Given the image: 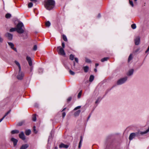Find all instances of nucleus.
<instances>
[{
  "label": "nucleus",
  "instance_id": "obj_23",
  "mask_svg": "<svg viewBox=\"0 0 149 149\" xmlns=\"http://www.w3.org/2000/svg\"><path fill=\"white\" fill-rule=\"evenodd\" d=\"M109 58L108 57H104L103 58H102L101 59V61L102 62H104L105 61H107L108 59Z\"/></svg>",
  "mask_w": 149,
  "mask_h": 149
},
{
  "label": "nucleus",
  "instance_id": "obj_33",
  "mask_svg": "<svg viewBox=\"0 0 149 149\" xmlns=\"http://www.w3.org/2000/svg\"><path fill=\"white\" fill-rule=\"evenodd\" d=\"M33 5V4L32 3V2H30L29 3L28 5V6L29 8H31Z\"/></svg>",
  "mask_w": 149,
  "mask_h": 149
},
{
  "label": "nucleus",
  "instance_id": "obj_10",
  "mask_svg": "<svg viewBox=\"0 0 149 149\" xmlns=\"http://www.w3.org/2000/svg\"><path fill=\"white\" fill-rule=\"evenodd\" d=\"M26 59L27 61L28 62L29 65L30 66H31L32 65V62L31 58L27 56L26 57Z\"/></svg>",
  "mask_w": 149,
  "mask_h": 149
},
{
  "label": "nucleus",
  "instance_id": "obj_46",
  "mask_svg": "<svg viewBox=\"0 0 149 149\" xmlns=\"http://www.w3.org/2000/svg\"><path fill=\"white\" fill-rule=\"evenodd\" d=\"M43 71V70L42 68H40L39 70V72L40 73L41 72H42Z\"/></svg>",
  "mask_w": 149,
  "mask_h": 149
},
{
  "label": "nucleus",
  "instance_id": "obj_42",
  "mask_svg": "<svg viewBox=\"0 0 149 149\" xmlns=\"http://www.w3.org/2000/svg\"><path fill=\"white\" fill-rule=\"evenodd\" d=\"M81 107V106H78L75 107L74 109V110H76L77 109H80Z\"/></svg>",
  "mask_w": 149,
  "mask_h": 149
},
{
  "label": "nucleus",
  "instance_id": "obj_28",
  "mask_svg": "<svg viewBox=\"0 0 149 149\" xmlns=\"http://www.w3.org/2000/svg\"><path fill=\"white\" fill-rule=\"evenodd\" d=\"M32 120L34 121H36V117L35 115H33L32 117Z\"/></svg>",
  "mask_w": 149,
  "mask_h": 149
},
{
  "label": "nucleus",
  "instance_id": "obj_14",
  "mask_svg": "<svg viewBox=\"0 0 149 149\" xmlns=\"http://www.w3.org/2000/svg\"><path fill=\"white\" fill-rule=\"evenodd\" d=\"M10 111H11V110H10L8 111L6 113V114L4 115V116H3V117L0 119V123L4 119V118H5V117H6V116H7L9 113H10Z\"/></svg>",
  "mask_w": 149,
  "mask_h": 149
},
{
  "label": "nucleus",
  "instance_id": "obj_13",
  "mask_svg": "<svg viewBox=\"0 0 149 149\" xmlns=\"http://www.w3.org/2000/svg\"><path fill=\"white\" fill-rule=\"evenodd\" d=\"M29 146V145L27 144L23 145L21 147L20 149H26Z\"/></svg>",
  "mask_w": 149,
  "mask_h": 149
},
{
  "label": "nucleus",
  "instance_id": "obj_37",
  "mask_svg": "<svg viewBox=\"0 0 149 149\" xmlns=\"http://www.w3.org/2000/svg\"><path fill=\"white\" fill-rule=\"evenodd\" d=\"M69 72H70V73L71 75H74L75 74L74 72H73V71H72L71 70H70L69 71Z\"/></svg>",
  "mask_w": 149,
  "mask_h": 149
},
{
  "label": "nucleus",
  "instance_id": "obj_19",
  "mask_svg": "<svg viewBox=\"0 0 149 149\" xmlns=\"http://www.w3.org/2000/svg\"><path fill=\"white\" fill-rule=\"evenodd\" d=\"M21 37L23 38L24 39L27 38L28 37L27 34L26 33H24V34L21 36Z\"/></svg>",
  "mask_w": 149,
  "mask_h": 149
},
{
  "label": "nucleus",
  "instance_id": "obj_36",
  "mask_svg": "<svg viewBox=\"0 0 149 149\" xmlns=\"http://www.w3.org/2000/svg\"><path fill=\"white\" fill-rule=\"evenodd\" d=\"M101 100V99L100 98V97L98 98L95 102V103H98Z\"/></svg>",
  "mask_w": 149,
  "mask_h": 149
},
{
  "label": "nucleus",
  "instance_id": "obj_35",
  "mask_svg": "<svg viewBox=\"0 0 149 149\" xmlns=\"http://www.w3.org/2000/svg\"><path fill=\"white\" fill-rule=\"evenodd\" d=\"M85 61L88 63H90L91 62V61L88 58H86Z\"/></svg>",
  "mask_w": 149,
  "mask_h": 149
},
{
  "label": "nucleus",
  "instance_id": "obj_56",
  "mask_svg": "<svg viewBox=\"0 0 149 149\" xmlns=\"http://www.w3.org/2000/svg\"><path fill=\"white\" fill-rule=\"evenodd\" d=\"M98 17H100V14H99L98 15Z\"/></svg>",
  "mask_w": 149,
  "mask_h": 149
},
{
  "label": "nucleus",
  "instance_id": "obj_54",
  "mask_svg": "<svg viewBox=\"0 0 149 149\" xmlns=\"http://www.w3.org/2000/svg\"><path fill=\"white\" fill-rule=\"evenodd\" d=\"M98 65H99V64L98 63H96L95 64V67H97Z\"/></svg>",
  "mask_w": 149,
  "mask_h": 149
},
{
  "label": "nucleus",
  "instance_id": "obj_29",
  "mask_svg": "<svg viewBox=\"0 0 149 149\" xmlns=\"http://www.w3.org/2000/svg\"><path fill=\"white\" fill-rule=\"evenodd\" d=\"M132 54H131L129 57V58H128V61L129 62L132 59Z\"/></svg>",
  "mask_w": 149,
  "mask_h": 149
},
{
  "label": "nucleus",
  "instance_id": "obj_4",
  "mask_svg": "<svg viewBox=\"0 0 149 149\" xmlns=\"http://www.w3.org/2000/svg\"><path fill=\"white\" fill-rule=\"evenodd\" d=\"M57 51L58 54L62 56L65 55V54L64 52L63 49L60 46L58 47L57 49Z\"/></svg>",
  "mask_w": 149,
  "mask_h": 149
},
{
  "label": "nucleus",
  "instance_id": "obj_61",
  "mask_svg": "<svg viewBox=\"0 0 149 149\" xmlns=\"http://www.w3.org/2000/svg\"><path fill=\"white\" fill-rule=\"evenodd\" d=\"M35 13V10H34V11H33Z\"/></svg>",
  "mask_w": 149,
  "mask_h": 149
},
{
  "label": "nucleus",
  "instance_id": "obj_52",
  "mask_svg": "<svg viewBox=\"0 0 149 149\" xmlns=\"http://www.w3.org/2000/svg\"><path fill=\"white\" fill-rule=\"evenodd\" d=\"M31 1L34 2H36L37 1V0H30Z\"/></svg>",
  "mask_w": 149,
  "mask_h": 149
},
{
  "label": "nucleus",
  "instance_id": "obj_26",
  "mask_svg": "<svg viewBox=\"0 0 149 149\" xmlns=\"http://www.w3.org/2000/svg\"><path fill=\"white\" fill-rule=\"evenodd\" d=\"M11 17V15L9 13H7L5 15V17L6 18H10Z\"/></svg>",
  "mask_w": 149,
  "mask_h": 149
},
{
  "label": "nucleus",
  "instance_id": "obj_58",
  "mask_svg": "<svg viewBox=\"0 0 149 149\" xmlns=\"http://www.w3.org/2000/svg\"><path fill=\"white\" fill-rule=\"evenodd\" d=\"M90 117H91V116L89 115L88 117V120L90 118Z\"/></svg>",
  "mask_w": 149,
  "mask_h": 149
},
{
  "label": "nucleus",
  "instance_id": "obj_57",
  "mask_svg": "<svg viewBox=\"0 0 149 149\" xmlns=\"http://www.w3.org/2000/svg\"><path fill=\"white\" fill-rule=\"evenodd\" d=\"M94 71L95 72H96L97 71V70L96 68H95L94 69Z\"/></svg>",
  "mask_w": 149,
  "mask_h": 149
},
{
  "label": "nucleus",
  "instance_id": "obj_5",
  "mask_svg": "<svg viewBox=\"0 0 149 149\" xmlns=\"http://www.w3.org/2000/svg\"><path fill=\"white\" fill-rule=\"evenodd\" d=\"M24 76V73L21 71V70H19V73L17 76V78L18 79L21 80L22 79Z\"/></svg>",
  "mask_w": 149,
  "mask_h": 149
},
{
  "label": "nucleus",
  "instance_id": "obj_62",
  "mask_svg": "<svg viewBox=\"0 0 149 149\" xmlns=\"http://www.w3.org/2000/svg\"><path fill=\"white\" fill-rule=\"evenodd\" d=\"M74 65H75V63L74 62Z\"/></svg>",
  "mask_w": 149,
  "mask_h": 149
},
{
  "label": "nucleus",
  "instance_id": "obj_25",
  "mask_svg": "<svg viewBox=\"0 0 149 149\" xmlns=\"http://www.w3.org/2000/svg\"><path fill=\"white\" fill-rule=\"evenodd\" d=\"M45 25L47 27H49L51 25V23L49 21H47L45 23Z\"/></svg>",
  "mask_w": 149,
  "mask_h": 149
},
{
  "label": "nucleus",
  "instance_id": "obj_40",
  "mask_svg": "<svg viewBox=\"0 0 149 149\" xmlns=\"http://www.w3.org/2000/svg\"><path fill=\"white\" fill-rule=\"evenodd\" d=\"M129 3L132 6H133V2L132 1L129 0Z\"/></svg>",
  "mask_w": 149,
  "mask_h": 149
},
{
  "label": "nucleus",
  "instance_id": "obj_15",
  "mask_svg": "<svg viewBox=\"0 0 149 149\" xmlns=\"http://www.w3.org/2000/svg\"><path fill=\"white\" fill-rule=\"evenodd\" d=\"M6 36L8 37L9 39L11 40L13 38V35L12 34L10 33H7L6 34Z\"/></svg>",
  "mask_w": 149,
  "mask_h": 149
},
{
  "label": "nucleus",
  "instance_id": "obj_22",
  "mask_svg": "<svg viewBox=\"0 0 149 149\" xmlns=\"http://www.w3.org/2000/svg\"><path fill=\"white\" fill-rule=\"evenodd\" d=\"M31 133V131L30 130H26L25 131V134L26 135H29Z\"/></svg>",
  "mask_w": 149,
  "mask_h": 149
},
{
  "label": "nucleus",
  "instance_id": "obj_24",
  "mask_svg": "<svg viewBox=\"0 0 149 149\" xmlns=\"http://www.w3.org/2000/svg\"><path fill=\"white\" fill-rule=\"evenodd\" d=\"M8 43L11 49L13 48L14 47V45L11 42H8Z\"/></svg>",
  "mask_w": 149,
  "mask_h": 149
},
{
  "label": "nucleus",
  "instance_id": "obj_30",
  "mask_svg": "<svg viewBox=\"0 0 149 149\" xmlns=\"http://www.w3.org/2000/svg\"><path fill=\"white\" fill-rule=\"evenodd\" d=\"M131 27L133 29H135L136 28V25L134 24H133L131 25Z\"/></svg>",
  "mask_w": 149,
  "mask_h": 149
},
{
  "label": "nucleus",
  "instance_id": "obj_60",
  "mask_svg": "<svg viewBox=\"0 0 149 149\" xmlns=\"http://www.w3.org/2000/svg\"><path fill=\"white\" fill-rule=\"evenodd\" d=\"M135 1H136L137 0H134Z\"/></svg>",
  "mask_w": 149,
  "mask_h": 149
},
{
  "label": "nucleus",
  "instance_id": "obj_50",
  "mask_svg": "<svg viewBox=\"0 0 149 149\" xmlns=\"http://www.w3.org/2000/svg\"><path fill=\"white\" fill-rule=\"evenodd\" d=\"M3 41V39L0 37V42H2Z\"/></svg>",
  "mask_w": 149,
  "mask_h": 149
},
{
  "label": "nucleus",
  "instance_id": "obj_38",
  "mask_svg": "<svg viewBox=\"0 0 149 149\" xmlns=\"http://www.w3.org/2000/svg\"><path fill=\"white\" fill-rule=\"evenodd\" d=\"M33 49L34 51H36L37 49V46L36 45H35L34 46Z\"/></svg>",
  "mask_w": 149,
  "mask_h": 149
},
{
  "label": "nucleus",
  "instance_id": "obj_31",
  "mask_svg": "<svg viewBox=\"0 0 149 149\" xmlns=\"http://www.w3.org/2000/svg\"><path fill=\"white\" fill-rule=\"evenodd\" d=\"M16 31V28H12L10 29V32H12L13 31Z\"/></svg>",
  "mask_w": 149,
  "mask_h": 149
},
{
  "label": "nucleus",
  "instance_id": "obj_21",
  "mask_svg": "<svg viewBox=\"0 0 149 149\" xmlns=\"http://www.w3.org/2000/svg\"><path fill=\"white\" fill-rule=\"evenodd\" d=\"M94 79V76L93 75H91L89 78V81L91 82H92Z\"/></svg>",
  "mask_w": 149,
  "mask_h": 149
},
{
  "label": "nucleus",
  "instance_id": "obj_11",
  "mask_svg": "<svg viewBox=\"0 0 149 149\" xmlns=\"http://www.w3.org/2000/svg\"><path fill=\"white\" fill-rule=\"evenodd\" d=\"M134 70L133 69L130 70L127 73V75L128 76H130L133 74Z\"/></svg>",
  "mask_w": 149,
  "mask_h": 149
},
{
  "label": "nucleus",
  "instance_id": "obj_53",
  "mask_svg": "<svg viewBox=\"0 0 149 149\" xmlns=\"http://www.w3.org/2000/svg\"><path fill=\"white\" fill-rule=\"evenodd\" d=\"M66 109V108H64L62 110V111H61V112H62V111H64L65 109Z\"/></svg>",
  "mask_w": 149,
  "mask_h": 149
},
{
  "label": "nucleus",
  "instance_id": "obj_16",
  "mask_svg": "<svg viewBox=\"0 0 149 149\" xmlns=\"http://www.w3.org/2000/svg\"><path fill=\"white\" fill-rule=\"evenodd\" d=\"M83 69L85 72H88L89 69V67L88 66H86L84 67L83 68Z\"/></svg>",
  "mask_w": 149,
  "mask_h": 149
},
{
  "label": "nucleus",
  "instance_id": "obj_3",
  "mask_svg": "<svg viewBox=\"0 0 149 149\" xmlns=\"http://www.w3.org/2000/svg\"><path fill=\"white\" fill-rule=\"evenodd\" d=\"M127 77H125L119 79L117 82V85H120L124 83L127 80Z\"/></svg>",
  "mask_w": 149,
  "mask_h": 149
},
{
  "label": "nucleus",
  "instance_id": "obj_12",
  "mask_svg": "<svg viewBox=\"0 0 149 149\" xmlns=\"http://www.w3.org/2000/svg\"><path fill=\"white\" fill-rule=\"evenodd\" d=\"M60 148H68V146L67 145H65L63 143H61L59 146Z\"/></svg>",
  "mask_w": 149,
  "mask_h": 149
},
{
  "label": "nucleus",
  "instance_id": "obj_59",
  "mask_svg": "<svg viewBox=\"0 0 149 149\" xmlns=\"http://www.w3.org/2000/svg\"><path fill=\"white\" fill-rule=\"evenodd\" d=\"M58 149V148L57 147H55V148H54V149Z\"/></svg>",
  "mask_w": 149,
  "mask_h": 149
},
{
  "label": "nucleus",
  "instance_id": "obj_27",
  "mask_svg": "<svg viewBox=\"0 0 149 149\" xmlns=\"http://www.w3.org/2000/svg\"><path fill=\"white\" fill-rule=\"evenodd\" d=\"M74 58V55L71 54L70 56V59L71 60H73Z\"/></svg>",
  "mask_w": 149,
  "mask_h": 149
},
{
  "label": "nucleus",
  "instance_id": "obj_34",
  "mask_svg": "<svg viewBox=\"0 0 149 149\" xmlns=\"http://www.w3.org/2000/svg\"><path fill=\"white\" fill-rule=\"evenodd\" d=\"M81 93H82V91H81L79 92V93L78 94V98H79L80 97L81 95Z\"/></svg>",
  "mask_w": 149,
  "mask_h": 149
},
{
  "label": "nucleus",
  "instance_id": "obj_8",
  "mask_svg": "<svg viewBox=\"0 0 149 149\" xmlns=\"http://www.w3.org/2000/svg\"><path fill=\"white\" fill-rule=\"evenodd\" d=\"M11 140L13 142L14 146H15L17 145V143L18 142L17 140L13 138H12L11 139Z\"/></svg>",
  "mask_w": 149,
  "mask_h": 149
},
{
  "label": "nucleus",
  "instance_id": "obj_17",
  "mask_svg": "<svg viewBox=\"0 0 149 149\" xmlns=\"http://www.w3.org/2000/svg\"><path fill=\"white\" fill-rule=\"evenodd\" d=\"M80 112H81V110H78L77 111H76L75 112V113H74V116H78L79 115Z\"/></svg>",
  "mask_w": 149,
  "mask_h": 149
},
{
  "label": "nucleus",
  "instance_id": "obj_47",
  "mask_svg": "<svg viewBox=\"0 0 149 149\" xmlns=\"http://www.w3.org/2000/svg\"><path fill=\"white\" fill-rule=\"evenodd\" d=\"M62 48L63 49L65 48V43L64 42H62Z\"/></svg>",
  "mask_w": 149,
  "mask_h": 149
},
{
  "label": "nucleus",
  "instance_id": "obj_41",
  "mask_svg": "<svg viewBox=\"0 0 149 149\" xmlns=\"http://www.w3.org/2000/svg\"><path fill=\"white\" fill-rule=\"evenodd\" d=\"M23 123L22 122H20L18 123L17 125L18 126H21L22 125Z\"/></svg>",
  "mask_w": 149,
  "mask_h": 149
},
{
  "label": "nucleus",
  "instance_id": "obj_7",
  "mask_svg": "<svg viewBox=\"0 0 149 149\" xmlns=\"http://www.w3.org/2000/svg\"><path fill=\"white\" fill-rule=\"evenodd\" d=\"M136 134L134 133H132L130 134L129 136V139L130 140H131L135 137L136 135Z\"/></svg>",
  "mask_w": 149,
  "mask_h": 149
},
{
  "label": "nucleus",
  "instance_id": "obj_9",
  "mask_svg": "<svg viewBox=\"0 0 149 149\" xmlns=\"http://www.w3.org/2000/svg\"><path fill=\"white\" fill-rule=\"evenodd\" d=\"M135 43L136 45H138L140 42V38L139 37H137L135 40Z\"/></svg>",
  "mask_w": 149,
  "mask_h": 149
},
{
  "label": "nucleus",
  "instance_id": "obj_49",
  "mask_svg": "<svg viewBox=\"0 0 149 149\" xmlns=\"http://www.w3.org/2000/svg\"><path fill=\"white\" fill-rule=\"evenodd\" d=\"M12 49L16 52L17 51L16 49V48L14 47Z\"/></svg>",
  "mask_w": 149,
  "mask_h": 149
},
{
  "label": "nucleus",
  "instance_id": "obj_2",
  "mask_svg": "<svg viewBox=\"0 0 149 149\" xmlns=\"http://www.w3.org/2000/svg\"><path fill=\"white\" fill-rule=\"evenodd\" d=\"M16 31L19 34H22L24 32V27L23 24L22 22H19L16 26Z\"/></svg>",
  "mask_w": 149,
  "mask_h": 149
},
{
  "label": "nucleus",
  "instance_id": "obj_51",
  "mask_svg": "<svg viewBox=\"0 0 149 149\" xmlns=\"http://www.w3.org/2000/svg\"><path fill=\"white\" fill-rule=\"evenodd\" d=\"M149 51V45L148 48L147 49V50L146 51V53L148 52Z\"/></svg>",
  "mask_w": 149,
  "mask_h": 149
},
{
  "label": "nucleus",
  "instance_id": "obj_45",
  "mask_svg": "<svg viewBox=\"0 0 149 149\" xmlns=\"http://www.w3.org/2000/svg\"><path fill=\"white\" fill-rule=\"evenodd\" d=\"M33 130L34 132L35 133H37V132L36 131V127L35 126L33 127Z\"/></svg>",
  "mask_w": 149,
  "mask_h": 149
},
{
  "label": "nucleus",
  "instance_id": "obj_20",
  "mask_svg": "<svg viewBox=\"0 0 149 149\" xmlns=\"http://www.w3.org/2000/svg\"><path fill=\"white\" fill-rule=\"evenodd\" d=\"M19 133V131L18 130H12L11 132V133L12 134H17Z\"/></svg>",
  "mask_w": 149,
  "mask_h": 149
},
{
  "label": "nucleus",
  "instance_id": "obj_6",
  "mask_svg": "<svg viewBox=\"0 0 149 149\" xmlns=\"http://www.w3.org/2000/svg\"><path fill=\"white\" fill-rule=\"evenodd\" d=\"M19 137L23 140H24L25 139V137L24 134L23 132H22L19 135Z\"/></svg>",
  "mask_w": 149,
  "mask_h": 149
},
{
  "label": "nucleus",
  "instance_id": "obj_18",
  "mask_svg": "<svg viewBox=\"0 0 149 149\" xmlns=\"http://www.w3.org/2000/svg\"><path fill=\"white\" fill-rule=\"evenodd\" d=\"M15 63L18 67L19 69V70H21V67L19 63L17 61H15Z\"/></svg>",
  "mask_w": 149,
  "mask_h": 149
},
{
  "label": "nucleus",
  "instance_id": "obj_55",
  "mask_svg": "<svg viewBox=\"0 0 149 149\" xmlns=\"http://www.w3.org/2000/svg\"><path fill=\"white\" fill-rule=\"evenodd\" d=\"M80 141H83V138L82 137V136H81V140H80Z\"/></svg>",
  "mask_w": 149,
  "mask_h": 149
},
{
  "label": "nucleus",
  "instance_id": "obj_32",
  "mask_svg": "<svg viewBox=\"0 0 149 149\" xmlns=\"http://www.w3.org/2000/svg\"><path fill=\"white\" fill-rule=\"evenodd\" d=\"M63 40L65 41H67V39L66 36L65 35H63Z\"/></svg>",
  "mask_w": 149,
  "mask_h": 149
},
{
  "label": "nucleus",
  "instance_id": "obj_39",
  "mask_svg": "<svg viewBox=\"0 0 149 149\" xmlns=\"http://www.w3.org/2000/svg\"><path fill=\"white\" fill-rule=\"evenodd\" d=\"M82 141H80L79 143V146H78V147L79 148H80V147H81V144L82 143Z\"/></svg>",
  "mask_w": 149,
  "mask_h": 149
},
{
  "label": "nucleus",
  "instance_id": "obj_43",
  "mask_svg": "<svg viewBox=\"0 0 149 149\" xmlns=\"http://www.w3.org/2000/svg\"><path fill=\"white\" fill-rule=\"evenodd\" d=\"M72 100V97H69L67 100V101L68 102H69L70 101Z\"/></svg>",
  "mask_w": 149,
  "mask_h": 149
},
{
  "label": "nucleus",
  "instance_id": "obj_44",
  "mask_svg": "<svg viewBox=\"0 0 149 149\" xmlns=\"http://www.w3.org/2000/svg\"><path fill=\"white\" fill-rule=\"evenodd\" d=\"M66 115V113L65 112H63L62 113V116L63 118L65 117Z\"/></svg>",
  "mask_w": 149,
  "mask_h": 149
},
{
  "label": "nucleus",
  "instance_id": "obj_48",
  "mask_svg": "<svg viewBox=\"0 0 149 149\" xmlns=\"http://www.w3.org/2000/svg\"><path fill=\"white\" fill-rule=\"evenodd\" d=\"M75 61L77 63H78V59L77 58H74Z\"/></svg>",
  "mask_w": 149,
  "mask_h": 149
},
{
  "label": "nucleus",
  "instance_id": "obj_1",
  "mask_svg": "<svg viewBox=\"0 0 149 149\" xmlns=\"http://www.w3.org/2000/svg\"><path fill=\"white\" fill-rule=\"evenodd\" d=\"M55 2L54 0H45L44 6L47 9H53L55 6Z\"/></svg>",
  "mask_w": 149,
  "mask_h": 149
}]
</instances>
